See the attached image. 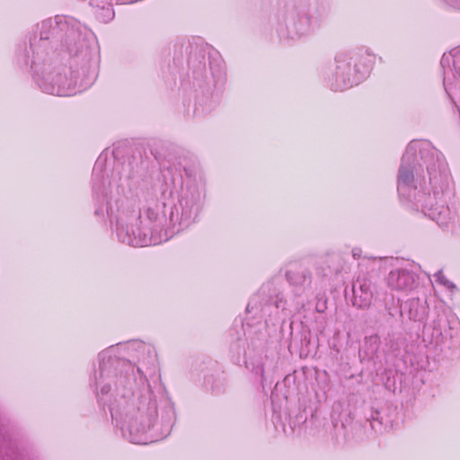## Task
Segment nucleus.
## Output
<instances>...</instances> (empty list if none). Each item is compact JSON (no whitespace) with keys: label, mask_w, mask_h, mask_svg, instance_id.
Returning <instances> with one entry per match:
<instances>
[{"label":"nucleus","mask_w":460,"mask_h":460,"mask_svg":"<svg viewBox=\"0 0 460 460\" xmlns=\"http://www.w3.org/2000/svg\"><path fill=\"white\" fill-rule=\"evenodd\" d=\"M394 277H397L399 279H404L405 278V274L403 273H392L391 274V279H393Z\"/></svg>","instance_id":"8"},{"label":"nucleus","mask_w":460,"mask_h":460,"mask_svg":"<svg viewBox=\"0 0 460 460\" xmlns=\"http://www.w3.org/2000/svg\"><path fill=\"white\" fill-rule=\"evenodd\" d=\"M434 279L435 280L444 286L445 288H447L448 290L450 291H455L456 290V285L454 283H452L450 280H448L446 276L443 274V272L441 271H438L437 272L435 275H434Z\"/></svg>","instance_id":"5"},{"label":"nucleus","mask_w":460,"mask_h":460,"mask_svg":"<svg viewBox=\"0 0 460 460\" xmlns=\"http://www.w3.org/2000/svg\"><path fill=\"white\" fill-rule=\"evenodd\" d=\"M409 176L400 173L398 191L402 197L420 203L424 212L441 226H448L455 222L456 215L447 206L437 201L434 196L417 193L416 189L409 185Z\"/></svg>","instance_id":"1"},{"label":"nucleus","mask_w":460,"mask_h":460,"mask_svg":"<svg viewBox=\"0 0 460 460\" xmlns=\"http://www.w3.org/2000/svg\"><path fill=\"white\" fill-rule=\"evenodd\" d=\"M196 212L192 210L190 208H186L182 209V215L179 221L180 225L187 226L189 225L195 217Z\"/></svg>","instance_id":"6"},{"label":"nucleus","mask_w":460,"mask_h":460,"mask_svg":"<svg viewBox=\"0 0 460 460\" xmlns=\"http://www.w3.org/2000/svg\"><path fill=\"white\" fill-rule=\"evenodd\" d=\"M351 58L348 53H340L335 58L337 75L344 77L345 84L349 85L359 83L368 73L367 67H365L360 73L355 67L351 68L349 62Z\"/></svg>","instance_id":"2"},{"label":"nucleus","mask_w":460,"mask_h":460,"mask_svg":"<svg viewBox=\"0 0 460 460\" xmlns=\"http://www.w3.org/2000/svg\"><path fill=\"white\" fill-rule=\"evenodd\" d=\"M131 439L136 444H146L148 442L146 439H142L134 436H132Z\"/></svg>","instance_id":"7"},{"label":"nucleus","mask_w":460,"mask_h":460,"mask_svg":"<svg viewBox=\"0 0 460 460\" xmlns=\"http://www.w3.org/2000/svg\"><path fill=\"white\" fill-rule=\"evenodd\" d=\"M392 285H393L394 288H402V287H403V286H402V284H400V283H397V284H392Z\"/></svg>","instance_id":"10"},{"label":"nucleus","mask_w":460,"mask_h":460,"mask_svg":"<svg viewBox=\"0 0 460 460\" xmlns=\"http://www.w3.org/2000/svg\"><path fill=\"white\" fill-rule=\"evenodd\" d=\"M373 301V291L367 282L359 285L354 289V305L360 308H367Z\"/></svg>","instance_id":"3"},{"label":"nucleus","mask_w":460,"mask_h":460,"mask_svg":"<svg viewBox=\"0 0 460 460\" xmlns=\"http://www.w3.org/2000/svg\"><path fill=\"white\" fill-rule=\"evenodd\" d=\"M449 61V56L444 55L442 58V63L448 62Z\"/></svg>","instance_id":"9"},{"label":"nucleus","mask_w":460,"mask_h":460,"mask_svg":"<svg viewBox=\"0 0 460 460\" xmlns=\"http://www.w3.org/2000/svg\"><path fill=\"white\" fill-rule=\"evenodd\" d=\"M122 241L132 246H146L152 243L148 234L139 228L132 229L131 234L121 237Z\"/></svg>","instance_id":"4"}]
</instances>
